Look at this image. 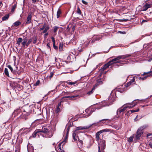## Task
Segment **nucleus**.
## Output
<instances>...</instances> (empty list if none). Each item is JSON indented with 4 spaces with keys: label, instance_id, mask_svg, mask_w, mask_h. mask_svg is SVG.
<instances>
[{
    "label": "nucleus",
    "instance_id": "obj_1",
    "mask_svg": "<svg viewBox=\"0 0 152 152\" xmlns=\"http://www.w3.org/2000/svg\"><path fill=\"white\" fill-rule=\"evenodd\" d=\"M120 91L121 93H122L123 91L120 90L119 91L118 89L116 90H114L112 91L111 92V93L110 94V96L108 98V101L109 102L107 103L106 101H103L102 102V105L100 107H95L91 108H88L86 109L85 110V112L86 113H85V114H86L85 116L88 117L91 115L92 113L95 111V110L97 109H99L103 107L109 106L110 104H112V102H113L116 99V91Z\"/></svg>",
    "mask_w": 152,
    "mask_h": 152
},
{
    "label": "nucleus",
    "instance_id": "obj_2",
    "mask_svg": "<svg viewBox=\"0 0 152 152\" xmlns=\"http://www.w3.org/2000/svg\"><path fill=\"white\" fill-rule=\"evenodd\" d=\"M53 133L51 131V127L49 124L43 126L42 129L36 130L33 134V137L39 138L40 135L46 138H50L52 136Z\"/></svg>",
    "mask_w": 152,
    "mask_h": 152
},
{
    "label": "nucleus",
    "instance_id": "obj_3",
    "mask_svg": "<svg viewBox=\"0 0 152 152\" xmlns=\"http://www.w3.org/2000/svg\"><path fill=\"white\" fill-rule=\"evenodd\" d=\"M131 56V55H130L119 56H117L115 58L113 59L111 61H109L107 63L104 65L103 67L101 68L100 70L99 71V72H100V76H101V75L102 74L104 71L112 63H116L123 62L122 61L120 60L121 59H125L127 57Z\"/></svg>",
    "mask_w": 152,
    "mask_h": 152
},
{
    "label": "nucleus",
    "instance_id": "obj_4",
    "mask_svg": "<svg viewBox=\"0 0 152 152\" xmlns=\"http://www.w3.org/2000/svg\"><path fill=\"white\" fill-rule=\"evenodd\" d=\"M101 134L99 131L96 134V140L98 142L99 144V152H101V150H103L105 147V141L104 140H102L99 142L100 137L99 135Z\"/></svg>",
    "mask_w": 152,
    "mask_h": 152
},
{
    "label": "nucleus",
    "instance_id": "obj_5",
    "mask_svg": "<svg viewBox=\"0 0 152 152\" xmlns=\"http://www.w3.org/2000/svg\"><path fill=\"white\" fill-rule=\"evenodd\" d=\"M146 125H144L140 127L137 130L135 135L136 139L138 140L143 133V130L147 127Z\"/></svg>",
    "mask_w": 152,
    "mask_h": 152
},
{
    "label": "nucleus",
    "instance_id": "obj_6",
    "mask_svg": "<svg viewBox=\"0 0 152 152\" xmlns=\"http://www.w3.org/2000/svg\"><path fill=\"white\" fill-rule=\"evenodd\" d=\"M60 110V109L59 107H58L55 111V113H54V115L52 116V120L53 121H56L58 115V113L59 112Z\"/></svg>",
    "mask_w": 152,
    "mask_h": 152
},
{
    "label": "nucleus",
    "instance_id": "obj_7",
    "mask_svg": "<svg viewBox=\"0 0 152 152\" xmlns=\"http://www.w3.org/2000/svg\"><path fill=\"white\" fill-rule=\"evenodd\" d=\"M146 74H148V75L143 77H139V79L142 80H145L147 77L150 76H152V71H150L146 73L144 72L143 74V75H145Z\"/></svg>",
    "mask_w": 152,
    "mask_h": 152
},
{
    "label": "nucleus",
    "instance_id": "obj_8",
    "mask_svg": "<svg viewBox=\"0 0 152 152\" xmlns=\"http://www.w3.org/2000/svg\"><path fill=\"white\" fill-rule=\"evenodd\" d=\"M77 133L76 130H75L74 132H73L72 134V137L73 139L75 141H76L77 140V139H78V142L81 144H83V141L82 140H79L78 137H76V134Z\"/></svg>",
    "mask_w": 152,
    "mask_h": 152
},
{
    "label": "nucleus",
    "instance_id": "obj_9",
    "mask_svg": "<svg viewBox=\"0 0 152 152\" xmlns=\"http://www.w3.org/2000/svg\"><path fill=\"white\" fill-rule=\"evenodd\" d=\"M152 5V4H150L146 3L143 7L142 11H144L147 10L148 8H150Z\"/></svg>",
    "mask_w": 152,
    "mask_h": 152
},
{
    "label": "nucleus",
    "instance_id": "obj_10",
    "mask_svg": "<svg viewBox=\"0 0 152 152\" xmlns=\"http://www.w3.org/2000/svg\"><path fill=\"white\" fill-rule=\"evenodd\" d=\"M32 17V13L31 12L29 13L26 19V24H28L31 22Z\"/></svg>",
    "mask_w": 152,
    "mask_h": 152
},
{
    "label": "nucleus",
    "instance_id": "obj_11",
    "mask_svg": "<svg viewBox=\"0 0 152 152\" xmlns=\"http://www.w3.org/2000/svg\"><path fill=\"white\" fill-rule=\"evenodd\" d=\"M126 110V107H125L124 106V107L121 108L120 109H118L117 111V114L118 115H119L120 113H121L122 112H123L125 110Z\"/></svg>",
    "mask_w": 152,
    "mask_h": 152
},
{
    "label": "nucleus",
    "instance_id": "obj_12",
    "mask_svg": "<svg viewBox=\"0 0 152 152\" xmlns=\"http://www.w3.org/2000/svg\"><path fill=\"white\" fill-rule=\"evenodd\" d=\"M90 126H79L77 128L76 130H82V129H88Z\"/></svg>",
    "mask_w": 152,
    "mask_h": 152
},
{
    "label": "nucleus",
    "instance_id": "obj_13",
    "mask_svg": "<svg viewBox=\"0 0 152 152\" xmlns=\"http://www.w3.org/2000/svg\"><path fill=\"white\" fill-rule=\"evenodd\" d=\"M135 80V79L134 78V77L129 82L127 83V84H126V85L127 86H128L130 85L133 83L134 82Z\"/></svg>",
    "mask_w": 152,
    "mask_h": 152
},
{
    "label": "nucleus",
    "instance_id": "obj_14",
    "mask_svg": "<svg viewBox=\"0 0 152 152\" xmlns=\"http://www.w3.org/2000/svg\"><path fill=\"white\" fill-rule=\"evenodd\" d=\"M111 131V130L110 129H103L99 131V132L101 133L104 132H110Z\"/></svg>",
    "mask_w": 152,
    "mask_h": 152
},
{
    "label": "nucleus",
    "instance_id": "obj_15",
    "mask_svg": "<svg viewBox=\"0 0 152 152\" xmlns=\"http://www.w3.org/2000/svg\"><path fill=\"white\" fill-rule=\"evenodd\" d=\"M28 39L27 37H25L23 40L22 43V45L23 47H25L26 45V42H27Z\"/></svg>",
    "mask_w": 152,
    "mask_h": 152
},
{
    "label": "nucleus",
    "instance_id": "obj_16",
    "mask_svg": "<svg viewBox=\"0 0 152 152\" xmlns=\"http://www.w3.org/2000/svg\"><path fill=\"white\" fill-rule=\"evenodd\" d=\"M101 37L99 36H96L94 37V39H95V40H93L92 41H91V42H94L95 41H96V40H99V39L100 38H101Z\"/></svg>",
    "mask_w": 152,
    "mask_h": 152
},
{
    "label": "nucleus",
    "instance_id": "obj_17",
    "mask_svg": "<svg viewBox=\"0 0 152 152\" xmlns=\"http://www.w3.org/2000/svg\"><path fill=\"white\" fill-rule=\"evenodd\" d=\"M95 89V86H94L92 90L91 91H89L88 92H87V94L88 95L91 94H92L93 93V92L94 91Z\"/></svg>",
    "mask_w": 152,
    "mask_h": 152
},
{
    "label": "nucleus",
    "instance_id": "obj_18",
    "mask_svg": "<svg viewBox=\"0 0 152 152\" xmlns=\"http://www.w3.org/2000/svg\"><path fill=\"white\" fill-rule=\"evenodd\" d=\"M89 42L88 41V40L86 39L85 40L84 42H83V45L85 47H87L89 44Z\"/></svg>",
    "mask_w": 152,
    "mask_h": 152
},
{
    "label": "nucleus",
    "instance_id": "obj_19",
    "mask_svg": "<svg viewBox=\"0 0 152 152\" xmlns=\"http://www.w3.org/2000/svg\"><path fill=\"white\" fill-rule=\"evenodd\" d=\"M49 26L48 25H47L46 24V26L44 30L43 31V33H45L49 29Z\"/></svg>",
    "mask_w": 152,
    "mask_h": 152
},
{
    "label": "nucleus",
    "instance_id": "obj_20",
    "mask_svg": "<svg viewBox=\"0 0 152 152\" xmlns=\"http://www.w3.org/2000/svg\"><path fill=\"white\" fill-rule=\"evenodd\" d=\"M23 39L21 38H19L17 42V43L18 45H20L21 42L22 41Z\"/></svg>",
    "mask_w": 152,
    "mask_h": 152
},
{
    "label": "nucleus",
    "instance_id": "obj_21",
    "mask_svg": "<svg viewBox=\"0 0 152 152\" xmlns=\"http://www.w3.org/2000/svg\"><path fill=\"white\" fill-rule=\"evenodd\" d=\"M4 72L5 75L7 76L8 77L9 76L8 70L7 68H5Z\"/></svg>",
    "mask_w": 152,
    "mask_h": 152
},
{
    "label": "nucleus",
    "instance_id": "obj_22",
    "mask_svg": "<svg viewBox=\"0 0 152 152\" xmlns=\"http://www.w3.org/2000/svg\"><path fill=\"white\" fill-rule=\"evenodd\" d=\"M78 96H79V95H77L72 96H67L65 97L67 98H69V99H72L75 97H77Z\"/></svg>",
    "mask_w": 152,
    "mask_h": 152
},
{
    "label": "nucleus",
    "instance_id": "obj_23",
    "mask_svg": "<svg viewBox=\"0 0 152 152\" xmlns=\"http://www.w3.org/2000/svg\"><path fill=\"white\" fill-rule=\"evenodd\" d=\"M135 135H133L132 136H131L129 139H128V141L129 142H131L133 140V139Z\"/></svg>",
    "mask_w": 152,
    "mask_h": 152
},
{
    "label": "nucleus",
    "instance_id": "obj_24",
    "mask_svg": "<svg viewBox=\"0 0 152 152\" xmlns=\"http://www.w3.org/2000/svg\"><path fill=\"white\" fill-rule=\"evenodd\" d=\"M21 23L18 21H16L15 22L13 23V25L16 26H18L19 25H20Z\"/></svg>",
    "mask_w": 152,
    "mask_h": 152
},
{
    "label": "nucleus",
    "instance_id": "obj_25",
    "mask_svg": "<svg viewBox=\"0 0 152 152\" xmlns=\"http://www.w3.org/2000/svg\"><path fill=\"white\" fill-rule=\"evenodd\" d=\"M66 83L67 84H68L69 85H75L77 83V81H75L74 82H70L67 81L66 82Z\"/></svg>",
    "mask_w": 152,
    "mask_h": 152
},
{
    "label": "nucleus",
    "instance_id": "obj_26",
    "mask_svg": "<svg viewBox=\"0 0 152 152\" xmlns=\"http://www.w3.org/2000/svg\"><path fill=\"white\" fill-rule=\"evenodd\" d=\"M139 108H137V110H129V111H128V113L130 112V113H134V112H138V111H139Z\"/></svg>",
    "mask_w": 152,
    "mask_h": 152
},
{
    "label": "nucleus",
    "instance_id": "obj_27",
    "mask_svg": "<svg viewBox=\"0 0 152 152\" xmlns=\"http://www.w3.org/2000/svg\"><path fill=\"white\" fill-rule=\"evenodd\" d=\"M61 12L60 10H58L57 13V18H58L59 17L60 15L61 14Z\"/></svg>",
    "mask_w": 152,
    "mask_h": 152
},
{
    "label": "nucleus",
    "instance_id": "obj_28",
    "mask_svg": "<svg viewBox=\"0 0 152 152\" xmlns=\"http://www.w3.org/2000/svg\"><path fill=\"white\" fill-rule=\"evenodd\" d=\"M9 15H5L2 18V20H6L8 19L9 18Z\"/></svg>",
    "mask_w": 152,
    "mask_h": 152
},
{
    "label": "nucleus",
    "instance_id": "obj_29",
    "mask_svg": "<svg viewBox=\"0 0 152 152\" xmlns=\"http://www.w3.org/2000/svg\"><path fill=\"white\" fill-rule=\"evenodd\" d=\"M97 82L100 85H101L102 84L103 82L101 80V79H99L97 80Z\"/></svg>",
    "mask_w": 152,
    "mask_h": 152
},
{
    "label": "nucleus",
    "instance_id": "obj_30",
    "mask_svg": "<svg viewBox=\"0 0 152 152\" xmlns=\"http://www.w3.org/2000/svg\"><path fill=\"white\" fill-rule=\"evenodd\" d=\"M32 41V39H30L28 40V42L26 43V46H28V45Z\"/></svg>",
    "mask_w": 152,
    "mask_h": 152
},
{
    "label": "nucleus",
    "instance_id": "obj_31",
    "mask_svg": "<svg viewBox=\"0 0 152 152\" xmlns=\"http://www.w3.org/2000/svg\"><path fill=\"white\" fill-rule=\"evenodd\" d=\"M124 106L125 107H126V109L128 108H130L132 107V106H130V105H127V104H125Z\"/></svg>",
    "mask_w": 152,
    "mask_h": 152
},
{
    "label": "nucleus",
    "instance_id": "obj_32",
    "mask_svg": "<svg viewBox=\"0 0 152 152\" xmlns=\"http://www.w3.org/2000/svg\"><path fill=\"white\" fill-rule=\"evenodd\" d=\"M16 8V5H15L13 6V7H12V10H11L12 12H14L15 9Z\"/></svg>",
    "mask_w": 152,
    "mask_h": 152
},
{
    "label": "nucleus",
    "instance_id": "obj_33",
    "mask_svg": "<svg viewBox=\"0 0 152 152\" xmlns=\"http://www.w3.org/2000/svg\"><path fill=\"white\" fill-rule=\"evenodd\" d=\"M58 27L57 26H55L53 28V31L54 32H56L57 31Z\"/></svg>",
    "mask_w": 152,
    "mask_h": 152
},
{
    "label": "nucleus",
    "instance_id": "obj_34",
    "mask_svg": "<svg viewBox=\"0 0 152 152\" xmlns=\"http://www.w3.org/2000/svg\"><path fill=\"white\" fill-rule=\"evenodd\" d=\"M137 100H134V101L132 102H133V105L132 106V107H134L137 104V102H135V101H136Z\"/></svg>",
    "mask_w": 152,
    "mask_h": 152
},
{
    "label": "nucleus",
    "instance_id": "obj_35",
    "mask_svg": "<svg viewBox=\"0 0 152 152\" xmlns=\"http://www.w3.org/2000/svg\"><path fill=\"white\" fill-rule=\"evenodd\" d=\"M77 13L79 14H81V11L79 7H78L77 8Z\"/></svg>",
    "mask_w": 152,
    "mask_h": 152
},
{
    "label": "nucleus",
    "instance_id": "obj_36",
    "mask_svg": "<svg viewBox=\"0 0 152 152\" xmlns=\"http://www.w3.org/2000/svg\"><path fill=\"white\" fill-rule=\"evenodd\" d=\"M20 111V110H15L13 113V114L15 115L18 112H19Z\"/></svg>",
    "mask_w": 152,
    "mask_h": 152
},
{
    "label": "nucleus",
    "instance_id": "obj_37",
    "mask_svg": "<svg viewBox=\"0 0 152 152\" xmlns=\"http://www.w3.org/2000/svg\"><path fill=\"white\" fill-rule=\"evenodd\" d=\"M10 69L11 71L12 72L13 71V69L12 68V67H11V65H8L7 66Z\"/></svg>",
    "mask_w": 152,
    "mask_h": 152
},
{
    "label": "nucleus",
    "instance_id": "obj_38",
    "mask_svg": "<svg viewBox=\"0 0 152 152\" xmlns=\"http://www.w3.org/2000/svg\"><path fill=\"white\" fill-rule=\"evenodd\" d=\"M64 83L62 82L60 84H59L58 85L57 87H56V88L57 89L59 87L61 86V85L62 86H63L64 85Z\"/></svg>",
    "mask_w": 152,
    "mask_h": 152
},
{
    "label": "nucleus",
    "instance_id": "obj_39",
    "mask_svg": "<svg viewBox=\"0 0 152 152\" xmlns=\"http://www.w3.org/2000/svg\"><path fill=\"white\" fill-rule=\"evenodd\" d=\"M64 83L62 82L60 84H59L58 85L57 87H56V88L57 89L59 87L61 86V85L62 86H63L64 85Z\"/></svg>",
    "mask_w": 152,
    "mask_h": 152
},
{
    "label": "nucleus",
    "instance_id": "obj_40",
    "mask_svg": "<svg viewBox=\"0 0 152 152\" xmlns=\"http://www.w3.org/2000/svg\"><path fill=\"white\" fill-rule=\"evenodd\" d=\"M45 26H46V24L44 23V25H43L42 27L40 29V31H41V30L44 29L45 28Z\"/></svg>",
    "mask_w": 152,
    "mask_h": 152
},
{
    "label": "nucleus",
    "instance_id": "obj_41",
    "mask_svg": "<svg viewBox=\"0 0 152 152\" xmlns=\"http://www.w3.org/2000/svg\"><path fill=\"white\" fill-rule=\"evenodd\" d=\"M40 83V81L39 80H38L34 84V85L37 86Z\"/></svg>",
    "mask_w": 152,
    "mask_h": 152
},
{
    "label": "nucleus",
    "instance_id": "obj_42",
    "mask_svg": "<svg viewBox=\"0 0 152 152\" xmlns=\"http://www.w3.org/2000/svg\"><path fill=\"white\" fill-rule=\"evenodd\" d=\"M51 39H52V41L53 42V45H55V39L53 37H51Z\"/></svg>",
    "mask_w": 152,
    "mask_h": 152
},
{
    "label": "nucleus",
    "instance_id": "obj_43",
    "mask_svg": "<svg viewBox=\"0 0 152 152\" xmlns=\"http://www.w3.org/2000/svg\"><path fill=\"white\" fill-rule=\"evenodd\" d=\"M63 49V45H60L59 46V49L60 50H62Z\"/></svg>",
    "mask_w": 152,
    "mask_h": 152
},
{
    "label": "nucleus",
    "instance_id": "obj_44",
    "mask_svg": "<svg viewBox=\"0 0 152 152\" xmlns=\"http://www.w3.org/2000/svg\"><path fill=\"white\" fill-rule=\"evenodd\" d=\"M131 113H130V112L128 113V111H127V112L125 114V115L127 116H129V115L131 114Z\"/></svg>",
    "mask_w": 152,
    "mask_h": 152
},
{
    "label": "nucleus",
    "instance_id": "obj_45",
    "mask_svg": "<svg viewBox=\"0 0 152 152\" xmlns=\"http://www.w3.org/2000/svg\"><path fill=\"white\" fill-rule=\"evenodd\" d=\"M99 85H100V84L99 83H98L97 82V83H96L95 84L94 86H95V88Z\"/></svg>",
    "mask_w": 152,
    "mask_h": 152
},
{
    "label": "nucleus",
    "instance_id": "obj_46",
    "mask_svg": "<svg viewBox=\"0 0 152 152\" xmlns=\"http://www.w3.org/2000/svg\"><path fill=\"white\" fill-rule=\"evenodd\" d=\"M127 105H130V106H132L133 105V102L132 103H127Z\"/></svg>",
    "mask_w": 152,
    "mask_h": 152
},
{
    "label": "nucleus",
    "instance_id": "obj_47",
    "mask_svg": "<svg viewBox=\"0 0 152 152\" xmlns=\"http://www.w3.org/2000/svg\"><path fill=\"white\" fill-rule=\"evenodd\" d=\"M72 54H73V53H72V52H70V53H69V55H71ZM67 58H68V59H69V58H71V56H68V57H67Z\"/></svg>",
    "mask_w": 152,
    "mask_h": 152
},
{
    "label": "nucleus",
    "instance_id": "obj_48",
    "mask_svg": "<svg viewBox=\"0 0 152 152\" xmlns=\"http://www.w3.org/2000/svg\"><path fill=\"white\" fill-rule=\"evenodd\" d=\"M82 3L83 4H86L87 3L86 1H85L84 0H82Z\"/></svg>",
    "mask_w": 152,
    "mask_h": 152
},
{
    "label": "nucleus",
    "instance_id": "obj_49",
    "mask_svg": "<svg viewBox=\"0 0 152 152\" xmlns=\"http://www.w3.org/2000/svg\"><path fill=\"white\" fill-rule=\"evenodd\" d=\"M69 127H68L67 128V136L68 134V133L69 132Z\"/></svg>",
    "mask_w": 152,
    "mask_h": 152
},
{
    "label": "nucleus",
    "instance_id": "obj_50",
    "mask_svg": "<svg viewBox=\"0 0 152 152\" xmlns=\"http://www.w3.org/2000/svg\"><path fill=\"white\" fill-rule=\"evenodd\" d=\"M149 145L150 147L152 149V143L151 142H150L149 144Z\"/></svg>",
    "mask_w": 152,
    "mask_h": 152
},
{
    "label": "nucleus",
    "instance_id": "obj_51",
    "mask_svg": "<svg viewBox=\"0 0 152 152\" xmlns=\"http://www.w3.org/2000/svg\"><path fill=\"white\" fill-rule=\"evenodd\" d=\"M108 119H102L101 120H100V121H99L97 123H99V122L102 121H106V120H108Z\"/></svg>",
    "mask_w": 152,
    "mask_h": 152
},
{
    "label": "nucleus",
    "instance_id": "obj_52",
    "mask_svg": "<svg viewBox=\"0 0 152 152\" xmlns=\"http://www.w3.org/2000/svg\"><path fill=\"white\" fill-rule=\"evenodd\" d=\"M50 43H48L47 44V47L49 48H50Z\"/></svg>",
    "mask_w": 152,
    "mask_h": 152
},
{
    "label": "nucleus",
    "instance_id": "obj_53",
    "mask_svg": "<svg viewBox=\"0 0 152 152\" xmlns=\"http://www.w3.org/2000/svg\"><path fill=\"white\" fill-rule=\"evenodd\" d=\"M32 150L31 151L30 150V149L28 148V152H32L33 151V147H32Z\"/></svg>",
    "mask_w": 152,
    "mask_h": 152
},
{
    "label": "nucleus",
    "instance_id": "obj_54",
    "mask_svg": "<svg viewBox=\"0 0 152 152\" xmlns=\"http://www.w3.org/2000/svg\"><path fill=\"white\" fill-rule=\"evenodd\" d=\"M37 39L36 38L34 40V41H33V43L34 44H35L36 42V41H37Z\"/></svg>",
    "mask_w": 152,
    "mask_h": 152
},
{
    "label": "nucleus",
    "instance_id": "obj_55",
    "mask_svg": "<svg viewBox=\"0 0 152 152\" xmlns=\"http://www.w3.org/2000/svg\"><path fill=\"white\" fill-rule=\"evenodd\" d=\"M152 135V133H150L147 134V136L148 137H149V136Z\"/></svg>",
    "mask_w": 152,
    "mask_h": 152
},
{
    "label": "nucleus",
    "instance_id": "obj_56",
    "mask_svg": "<svg viewBox=\"0 0 152 152\" xmlns=\"http://www.w3.org/2000/svg\"><path fill=\"white\" fill-rule=\"evenodd\" d=\"M53 45V47H54V49H57V47L55 45Z\"/></svg>",
    "mask_w": 152,
    "mask_h": 152
},
{
    "label": "nucleus",
    "instance_id": "obj_57",
    "mask_svg": "<svg viewBox=\"0 0 152 152\" xmlns=\"http://www.w3.org/2000/svg\"><path fill=\"white\" fill-rule=\"evenodd\" d=\"M32 0V1L33 3L34 4L37 1V0Z\"/></svg>",
    "mask_w": 152,
    "mask_h": 152
},
{
    "label": "nucleus",
    "instance_id": "obj_58",
    "mask_svg": "<svg viewBox=\"0 0 152 152\" xmlns=\"http://www.w3.org/2000/svg\"><path fill=\"white\" fill-rule=\"evenodd\" d=\"M48 33H45L44 35V37H45L47 35H48Z\"/></svg>",
    "mask_w": 152,
    "mask_h": 152
},
{
    "label": "nucleus",
    "instance_id": "obj_59",
    "mask_svg": "<svg viewBox=\"0 0 152 152\" xmlns=\"http://www.w3.org/2000/svg\"><path fill=\"white\" fill-rule=\"evenodd\" d=\"M61 105V102H60L58 104V107H59Z\"/></svg>",
    "mask_w": 152,
    "mask_h": 152
},
{
    "label": "nucleus",
    "instance_id": "obj_60",
    "mask_svg": "<svg viewBox=\"0 0 152 152\" xmlns=\"http://www.w3.org/2000/svg\"><path fill=\"white\" fill-rule=\"evenodd\" d=\"M50 74L51 75L50 76V77L51 78L53 76V73H51Z\"/></svg>",
    "mask_w": 152,
    "mask_h": 152
},
{
    "label": "nucleus",
    "instance_id": "obj_61",
    "mask_svg": "<svg viewBox=\"0 0 152 152\" xmlns=\"http://www.w3.org/2000/svg\"><path fill=\"white\" fill-rule=\"evenodd\" d=\"M25 129H26L27 130V131H28V132L29 131V129L28 128H25L24 129V130H25Z\"/></svg>",
    "mask_w": 152,
    "mask_h": 152
},
{
    "label": "nucleus",
    "instance_id": "obj_62",
    "mask_svg": "<svg viewBox=\"0 0 152 152\" xmlns=\"http://www.w3.org/2000/svg\"><path fill=\"white\" fill-rule=\"evenodd\" d=\"M138 118V115H137L136 116V118H135L134 119V120H135V119H137V118Z\"/></svg>",
    "mask_w": 152,
    "mask_h": 152
},
{
    "label": "nucleus",
    "instance_id": "obj_63",
    "mask_svg": "<svg viewBox=\"0 0 152 152\" xmlns=\"http://www.w3.org/2000/svg\"><path fill=\"white\" fill-rule=\"evenodd\" d=\"M102 64H99L98 65H97L96 66V67H98L99 66H100Z\"/></svg>",
    "mask_w": 152,
    "mask_h": 152
},
{
    "label": "nucleus",
    "instance_id": "obj_64",
    "mask_svg": "<svg viewBox=\"0 0 152 152\" xmlns=\"http://www.w3.org/2000/svg\"><path fill=\"white\" fill-rule=\"evenodd\" d=\"M147 21L145 20H143L142 21V23H143L144 22H146Z\"/></svg>",
    "mask_w": 152,
    "mask_h": 152
}]
</instances>
